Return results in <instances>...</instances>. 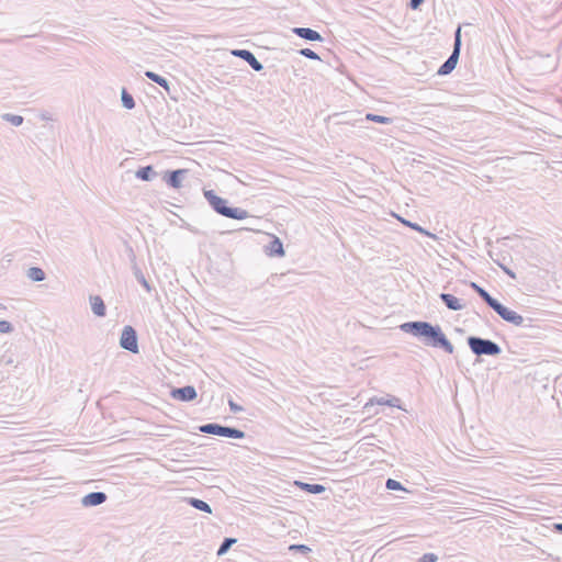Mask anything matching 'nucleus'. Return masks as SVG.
<instances>
[{
	"mask_svg": "<svg viewBox=\"0 0 562 562\" xmlns=\"http://www.w3.org/2000/svg\"><path fill=\"white\" fill-rule=\"evenodd\" d=\"M403 333L418 338L425 346L442 349L451 355L454 347L439 325L426 321H411L400 325Z\"/></svg>",
	"mask_w": 562,
	"mask_h": 562,
	"instance_id": "f257e3e1",
	"label": "nucleus"
},
{
	"mask_svg": "<svg viewBox=\"0 0 562 562\" xmlns=\"http://www.w3.org/2000/svg\"><path fill=\"white\" fill-rule=\"evenodd\" d=\"M470 350L477 357L491 356L496 357L501 355L502 348L495 341L477 336H469L467 338Z\"/></svg>",
	"mask_w": 562,
	"mask_h": 562,
	"instance_id": "f03ea898",
	"label": "nucleus"
},
{
	"mask_svg": "<svg viewBox=\"0 0 562 562\" xmlns=\"http://www.w3.org/2000/svg\"><path fill=\"white\" fill-rule=\"evenodd\" d=\"M199 430L204 434L233 439H243L246 437L245 431L235 427L224 426L217 423H209L201 425L199 427Z\"/></svg>",
	"mask_w": 562,
	"mask_h": 562,
	"instance_id": "7ed1b4c3",
	"label": "nucleus"
},
{
	"mask_svg": "<svg viewBox=\"0 0 562 562\" xmlns=\"http://www.w3.org/2000/svg\"><path fill=\"white\" fill-rule=\"evenodd\" d=\"M120 346L130 352L138 353V337L135 328L130 325L124 326L120 337Z\"/></svg>",
	"mask_w": 562,
	"mask_h": 562,
	"instance_id": "20e7f679",
	"label": "nucleus"
},
{
	"mask_svg": "<svg viewBox=\"0 0 562 562\" xmlns=\"http://www.w3.org/2000/svg\"><path fill=\"white\" fill-rule=\"evenodd\" d=\"M493 311L507 323H510L515 326H525V318L520 314L503 305L499 301L493 307Z\"/></svg>",
	"mask_w": 562,
	"mask_h": 562,
	"instance_id": "39448f33",
	"label": "nucleus"
},
{
	"mask_svg": "<svg viewBox=\"0 0 562 562\" xmlns=\"http://www.w3.org/2000/svg\"><path fill=\"white\" fill-rule=\"evenodd\" d=\"M203 195L211 207L220 215H224L227 210V200L218 196L213 190H203Z\"/></svg>",
	"mask_w": 562,
	"mask_h": 562,
	"instance_id": "423d86ee",
	"label": "nucleus"
},
{
	"mask_svg": "<svg viewBox=\"0 0 562 562\" xmlns=\"http://www.w3.org/2000/svg\"><path fill=\"white\" fill-rule=\"evenodd\" d=\"M170 395L173 400L180 402H191L196 398L198 393L193 385H186L182 387H173L170 391Z\"/></svg>",
	"mask_w": 562,
	"mask_h": 562,
	"instance_id": "0eeeda50",
	"label": "nucleus"
},
{
	"mask_svg": "<svg viewBox=\"0 0 562 562\" xmlns=\"http://www.w3.org/2000/svg\"><path fill=\"white\" fill-rule=\"evenodd\" d=\"M232 55L245 60L255 71H261L263 65L256 58L252 52L248 49H234Z\"/></svg>",
	"mask_w": 562,
	"mask_h": 562,
	"instance_id": "6e6552de",
	"label": "nucleus"
},
{
	"mask_svg": "<svg viewBox=\"0 0 562 562\" xmlns=\"http://www.w3.org/2000/svg\"><path fill=\"white\" fill-rule=\"evenodd\" d=\"M187 173V169L169 170L164 175V180L170 188L179 189Z\"/></svg>",
	"mask_w": 562,
	"mask_h": 562,
	"instance_id": "1a4fd4ad",
	"label": "nucleus"
},
{
	"mask_svg": "<svg viewBox=\"0 0 562 562\" xmlns=\"http://www.w3.org/2000/svg\"><path fill=\"white\" fill-rule=\"evenodd\" d=\"M108 499L104 492H90L81 498L83 507H94L103 504Z\"/></svg>",
	"mask_w": 562,
	"mask_h": 562,
	"instance_id": "9d476101",
	"label": "nucleus"
},
{
	"mask_svg": "<svg viewBox=\"0 0 562 562\" xmlns=\"http://www.w3.org/2000/svg\"><path fill=\"white\" fill-rule=\"evenodd\" d=\"M292 32L297 35L299 37L310 41V42H322L323 37L322 35L310 27H294L292 29Z\"/></svg>",
	"mask_w": 562,
	"mask_h": 562,
	"instance_id": "9b49d317",
	"label": "nucleus"
},
{
	"mask_svg": "<svg viewBox=\"0 0 562 562\" xmlns=\"http://www.w3.org/2000/svg\"><path fill=\"white\" fill-rule=\"evenodd\" d=\"M471 288L484 301V303L492 310L498 303V301L495 297H493L484 288L480 286L475 282H471Z\"/></svg>",
	"mask_w": 562,
	"mask_h": 562,
	"instance_id": "f8f14e48",
	"label": "nucleus"
},
{
	"mask_svg": "<svg viewBox=\"0 0 562 562\" xmlns=\"http://www.w3.org/2000/svg\"><path fill=\"white\" fill-rule=\"evenodd\" d=\"M90 305L95 316L104 317L106 315V306L104 304L103 299L100 295H91Z\"/></svg>",
	"mask_w": 562,
	"mask_h": 562,
	"instance_id": "ddd939ff",
	"label": "nucleus"
},
{
	"mask_svg": "<svg viewBox=\"0 0 562 562\" xmlns=\"http://www.w3.org/2000/svg\"><path fill=\"white\" fill-rule=\"evenodd\" d=\"M439 297L447 308L451 311H461L464 307L461 301L450 293H441Z\"/></svg>",
	"mask_w": 562,
	"mask_h": 562,
	"instance_id": "4468645a",
	"label": "nucleus"
},
{
	"mask_svg": "<svg viewBox=\"0 0 562 562\" xmlns=\"http://www.w3.org/2000/svg\"><path fill=\"white\" fill-rule=\"evenodd\" d=\"M459 60L458 53L450 54V56L447 58V60L439 67L437 74L439 76H447L452 72V70L456 68Z\"/></svg>",
	"mask_w": 562,
	"mask_h": 562,
	"instance_id": "2eb2a0df",
	"label": "nucleus"
},
{
	"mask_svg": "<svg viewBox=\"0 0 562 562\" xmlns=\"http://www.w3.org/2000/svg\"><path fill=\"white\" fill-rule=\"evenodd\" d=\"M295 485H297L302 491L310 494H322L326 491V487L322 484L317 483H305L301 481H295Z\"/></svg>",
	"mask_w": 562,
	"mask_h": 562,
	"instance_id": "dca6fc26",
	"label": "nucleus"
},
{
	"mask_svg": "<svg viewBox=\"0 0 562 562\" xmlns=\"http://www.w3.org/2000/svg\"><path fill=\"white\" fill-rule=\"evenodd\" d=\"M145 76H146L149 80H151L153 82H155V83L159 85V86H160L161 88H164L167 92H169V91H170L169 81H168L165 77H162V76H160V75H158V74H156V72H154V71H150V70L145 71Z\"/></svg>",
	"mask_w": 562,
	"mask_h": 562,
	"instance_id": "f3484780",
	"label": "nucleus"
},
{
	"mask_svg": "<svg viewBox=\"0 0 562 562\" xmlns=\"http://www.w3.org/2000/svg\"><path fill=\"white\" fill-rule=\"evenodd\" d=\"M223 216L233 220H245L249 216V214L244 209L228 206Z\"/></svg>",
	"mask_w": 562,
	"mask_h": 562,
	"instance_id": "a211bd4d",
	"label": "nucleus"
},
{
	"mask_svg": "<svg viewBox=\"0 0 562 562\" xmlns=\"http://www.w3.org/2000/svg\"><path fill=\"white\" fill-rule=\"evenodd\" d=\"M135 176L137 179H140L143 181H151L156 176V171L154 170L153 166L148 165L140 167L136 171Z\"/></svg>",
	"mask_w": 562,
	"mask_h": 562,
	"instance_id": "6ab92c4d",
	"label": "nucleus"
},
{
	"mask_svg": "<svg viewBox=\"0 0 562 562\" xmlns=\"http://www.w3.org/2000/svg\"><path fill=\"white\" fill-rule=\"evenodd\" d=\"M267 249H268L270 256H277V257L284 256L283 244H282V241L278 237H274L270 241V244L267 247Z\"/></svg>",
	"mask_w": 562,
	"mask_h": 562,
	"instance_id": "aec40b11",
	"label": "nucleus"
},
{
	"mask_svg": "<svg viewBox=\"0 0 562 562\" xmlns=\"http://www.w3.org/2000/svg\"><path fill=\"white\" fill-rule=\"evenodd\" d=\"M186 501L193 508H195L200 512H203V513L212 514V508L206 502H204L200 498H195V497H189Z\"/></svg>",
	"mask_w": 562,
	"mask_h": 562,
	"instance_id": "412c9836",
	"label": "nucleus"
},
{
	"mask_svg": "<svg viewBox=\"0 0 562 562\" xmlns=\"http://www.w3.org/2000/svg\"><path fill=\"white\" fill-rule=\"evenodd\" d=\"M26 276L32 280V281H35V282H40V281H43L45 280V272L42 268H38V267H31L29 270H27V273Z\"/></svg>",
	"mask_w": 562,
	"mask_h": 562,
	"instance_id": "4be33fe9",
	"label": "nucleus"
},
{
	"mask_svg": "<svg viewBox=\"0 0 562 562\" xmlns=\"http://www.w3.org/2000/svg\"><path fill=\"white\" fill-rule=\"evenodd\" d=\"M121 101H122V105L127 110H132L135 108V100H134L133 95L127 92V90L125 88L122 89Z\"/></svg>",
	"mask_w": 562,
	"mask_h": 562,
	"instance_id": "5701e85b",
	"label": "nucleus"
},
{
	"mask_svg": "<svg viewBox=\"0 0 562 562\" xmlns=\"http://www.w3.org/2000/svg\"><path fill=\"white\" fill-rule=\"evenodd\" d=\"M16 360L14 353L10 350L4 351V353L0 358V366L5 367H15Z\"/></svg>",
	"mask_w": 562,
	"mask_h": 562,
	"instance_id": "b1692460",
	"label": "nucleus"
},
{
	"mask_svg": "<svg viewBox=\"0 0 562 562\" xmlns=\"http://www.w3.org/2000/svg\"><path fill=\"white\" fill-rule=\"evenodd\" d=\"M236 541L237 540L235 538H224V540L222 541V543L220 544V547L217 549L216 554L218 557L226 554L227 551L232 548V546L234 543H236Z\"/></svg>",
	"mask_w": 562,
	"mask_h": 562,
	"instance_id": "393cba45",
	"label": "nucleus"
},
{
	"mask_svg": "<svg viewBox=\"0 0 562 562\" xmlns=\"http://www.w3.org/2000/svg\"><path fill=\"white\" fill-rule=\"evenodd\" d=\"M1 119L5 122H9L11 123L12 125L14 126H20L22 125L24 119L23 116L21 115H16V114H11V113H4L1 115Z\"/></svg>",
	"mask_w": 562,
	"mask_h": 562,
	"instance_id": "a878e982",
	"label": "nucleus"
},
{
	"mask_svg": "<svg viewBox=\"0 0 562 562\" xmlns=\"http://www.w3.org/2000/svg\"><path fill=\"white\" fill-rule=\"evenodd\" d=\"M134 276H135L136 280L145 288V290L147 292L151 291L150 284L148 283V281L146 280L144 273L142 272V270L139 268L134 267Z\"/></svg>",
	"mask_w": 562,
	"mask_h": 562,
	"instance_id": "bb28decb",
	"label": "nucleus"
},
{
	"mask_svg": "<svg viewBox=\"0 0 562 562\" xmlns=\"http://www.w3.org/2000/svg\"><path fill=\"white\" fill-rule=\"evenodd\" d=\"M366 120L367 121H371V122H375V123H379V124H390L392 122L391 117L383 116V115H378V114H373V113H368L366 115Z\"/></svg>",
	"mask_w": 562,
	"mask_h": 562,
	"instance_id": "cd10ccee",
	"label": "nucleus"
},
{
	"mask_svg": "<svg viewBox=\"0 0 562 562\" xmlns=\"http://www.w3.org/2000/svg\"><path fill=\"white\" fill-rule=\"evenodd\" d=\"M461 50V26H458V29L454 32V43H453V49L451 54L458 53V56H460Z\"/></svg>",
	"mask_w": 562,
	"mask_h": 562,
	"instance_id": "c85d7f7f",
	"label": "nucleus"
},
{
	"mask_svg": "<svg viewBox=\"0 0 562 562\" xmlns=\"http://www.w3.org/2000/svg\"><path fill=\"white\" fill-rule=\"evenodd\" d=\"M385 487L390 491H404V486L401 482L394 480V479H387L385 482Z\"/></svg>",
	"mask_w": 562,
	"mask_h": 562,
	"instance_id": "c756f323",
	"label": "nucleus"
},
{
	"mask_svg": "<svg viewBox=\"0 0 562 562\" xmlns=\"http://www.w3.org/2000/svg\"><path fill=\"white\" fill-rule=\"evenodd\" d=\"M300 55L304 56L305 58L312 59V60H321V57L317 53L312 50L311 48H302L299 50Z\"/></svg>",
	"mask_w": 562,
	"mask_h": 562,
	"instance_id": "7c9ffc66",
	"label": "nucleus"
},
{
	"mask_svg": "<svg viewBox=\"0 0 562 562\" xmlns=\"http://www.w3.org/2000/svg\"><path fill=\"white\" fill-rule=\"evenodd\" d=\"M289 550L290 551H296V552H300L302 554H307L311 551V548H308L305 544H291L289 547Z\"/></svg>",
	"mask_w": 562,
	"mask_h": 562,
	"instance_id": "2f4dec72",
	"label": "nucleus"
},
{
	"mask_svg": "<svg viewBox=\"0 0 562 562\" xmlns=\"http://www.w3.org/2000/svg\"><path fill=\"white\" fill-rule=\"evenodd\" d=\"M13 331V326L8 321H0V333L1 334H10Z\"/></svg>",
	"mask_w": 562,
	"mask_h": 562,
	"instance_id": "473e14b6",
	"label": "nucleus"
},
{
	"mask_svg": "<svg viewBox=\"0 0 562 562\" xmlns=\"http://www.w3.org/2000/svg\"><path fill=\"white\" fill-rule=\"evenodd\" d=\"M438 557L435 553H425L423 554L417 562H437Z\"/></svg>",
	"mask_w": 562,
	"mask_h": 562,
	"instance_id": "72a5a7b5",
	"label": "nucleus"
},
{
	"mask_svg": "<svg viewBox=\"0 0 562 562\" xmlns=\"http://www.w3.org/2000/svg\"><path fill=\"white\" fill-rule=\"evenodd\" d=\"M402 222H403L406 226H408V227L413 228V229H414V231H416V232H419V233H423V234H428V233H427V232H426L422 226H419L417 223H412V222H409V221H405V220H402Z\"/></svg>",
	"mask_w": 562,
	"mask_h": 562,
	"instance_id": "f704fd0d",
	"label": "nucleus"
},
{
	"mask_svg": "<svg viewBox=\"0 0 562 562\" xmlns=\"http://www.w3.org/2000/svg\"><path fill=\"white\" fill-rule=\"evenodd\" d=\"M228 405H229V409L233 412V413H239V412H243L244 408L236 404L234 401L229 400L228 401Z\"/></svg>",
	"mask_w": 562,
	"mask_h": 562,
	"instance_id": "c9c22d12",
	"label": "nucleus"
},
{
	"mask_svg": "<svg viewBox=\"0 0 562 562\" xmlns=\"http://www.w3.org/2000/svg\"><path fill=\"white\" fill-rule=\"evenodd\" d=\"M425 0H409V8L413 10H417Z\"/></svg>",
	"mask_w": 562,
	"mask_h": 562,
	"instance_id": "e433bc0d",
	"label": "nucleus"
},
{
	"mask_svg": "<svg viewBox=\"0 0 562 562\" xmlns=\"http://www.w3.org/2000/svg\"><path fill=\"white\" fill-rule=\"evenodd\" d=\"M9 378V372L4 370H0V383Z\"/></svg>",
	"mask_w": 562,
	"mask_h": 562,
	"instance_id": "4c0bfd02",
	"label": "nucleus"
},
{
	"mask_svg": "<svg viewBox=\"0 0 562 562\" xmlns=\"http://www.w3.org/2000/svg\"><path fill=\"white\" fill-rule=\"evenodd\" d=\"M554 529H555L558 532L562 533V522H560V524H555V525H554Z\"/></svg>",
	"mask_w": 562,
	"mask_h": 562,
	"instance_id": "58836bf2",
	"label": "nucleus"
},
{
	"mask_svg": "<svg viewBox=\"0 0 562 562\" xmlns=\"http://www.w3.org/2000/svg\"><path fill=\"white\" fill-rule=\"evenodd\" d=\"M378 403H379V404H386V405H389V406H395V405L392 403V401H385V402H384V401H379Z\"/></svg>",
	"mask_w": 562,
	"mask_h": 562,
	"instance_id": "ea45409f",
	"label": "nucleus"
},
{
	"mask_svg": "<svg viewBox=\"0 0 562 562\" xmlns=\"http://www.w3.org/2000/svg\"><path fill=\"white\" fill-rule=\"evenodd\" d=\"M504 271H505L508 276H510V277H513V278L515 277V274H514V272H513L512 270H509V269H507V268H504Z\"/></svg>",
	"mask_w": 562,
	"mask_h": 562,
	"instance_id": "a19ab883",
	"label": "nucleus"
},
{
	"mask_svg": "<svg viewBox=\"0 0 562 562\" xmlns=\"http://www.w3.org/2000/svg\"><path fill=\"white\" fill-rule=\"evenodd\" d=\"M0 310H5V306L2 303H0Z\"/></svg>",
	"mask_w": 562,
	"mask_h": 562,
	"instance_id": "79ce46f5",
	"label": "nucleus"
}]
</instances>
